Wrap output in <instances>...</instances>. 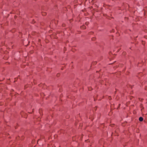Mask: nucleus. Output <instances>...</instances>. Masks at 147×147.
I'll return each mask as SVG.
<instances>
[{"label":"nucleus","mask_w":147,"mask_h":147,"mask_svg":"<svg viewBox=\"0 0 147 147\" xmlns=\"http://www.w3.org/2000/svg\"><path fill=\"white\" fill-rule=\"evenodd\" d=\"M46 14V13H45L43 12L42 13V15L45 16Z\"/></svg>","instance_id":"obj_2"},{"label":"nucleus","mask_w":147,"mask_h":147,"mask_svg":"<svg viewBox=\"0 0 147 147\" xmlns=\"http://www.w3.org/2000/svg\"><path fill=\"white\" fill-rule=\"evenodd\" d=\"M87 23H86V24H87Z\"/></svg>","instance_id":"obj_4"},{"label":"nucleus","mask_w":147,"mask_h":147,"mask_svg":"<svg viewBox=\"0 0 147 147\" xmlns=\"http://www.w3.org/2000/svg\"><path fill=\"white\" fill-rule=\"evenodd\" d=\"M139 120L140 121H143V119L142 117H140L139 118Z\"/></svg>","instance_id":"obj_1"},{"label":"nucleus","mask_w":147,"mask_h":147,"mask_svg":"<svg viewBox=\"0 0 147 147\" xmlns=\"http://www.w3.org/2000/svg\"><path fill=\"white\" fill-rule=\"evenodd\" d=\"M59 74H57V76H59Z\"/></svg>","instance_id":"obj_3"},{"label":"nucleus","mask_w":147,"mask_h":147,"mask_svg":"<svg viewBox=\"0 0 147 147\" xmlns=\"http://www.w3.org/2000/svg\"><path fill=\"white\" fill-rule=\"evenodd\" d=\"M87 23H86V24H87Z\"/></svg>","instance_id":"obj_5"}]
</instances>
